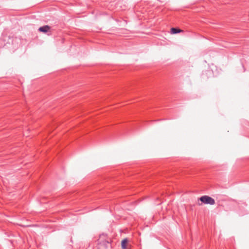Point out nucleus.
I'll return each instance as SVG.
<instances>
[{
	"label": "nucleus",
	"mask_w": 249,
	"mask_h": 249,
	"mask_svg": "<svg viewBox=\"0 0 249 249\" xmlns=\"http://www.w3.org/2000/svg\"><path fill=\"white\" fill-rule=\"evenodd\" d=\"M199 200L205 204L213 205L215 204L214 199L208 196H203L199 198Z\"/></svg>",
	"instance_id": "nucleus-1"
},
{
	"label": "nucleus",
	"mask_w": 249,
	"mask_h": 249,
	"mask_svg": "<svg viewBox=\"0 0 249 249\" xmlns=\"http://www.w3.org/2000/svg\"><path fill=\"white\" fill-rule=\"evenodd\" d=\"M128 243V240L127 238L123 239L121 243V246L122 249H129L127 248L126 245Z\"/></svg>",
	"instance_id": "nucleus-3"
},
{
	"label": "nucleus",
	"mask_w": 249,
	"mask_h": 249,
	"mask_svg": "<svg viewBox=\"0 0 249 249\" xmlns=\"http://www.w3.org/2000/svg\"><path fill=\"white\" fill-rule=\"evenodd\" d=\"M50 29V27L48 25H45L40 27L38 30L43 33H47Z\"/></svg>",
	"instance_id": "nucleus-2"
},
{
	"label": "nucleus",
	"mask_w": 249,
	"mask_h": 249,
	"mask_svg": "<svg viewBox=\"0 0 249 249\" xmlns=\"http://www.w3.org/2000/svg\"><path fill=\"white\" fill-rule=\"evenodd\" d=\"M181 32H182V30H180L179 29L176 28H172L171 30V33L173 34L179 33Z\"/></svg>",
	"instance_id": "nucleus-4"
}]
</instances>
